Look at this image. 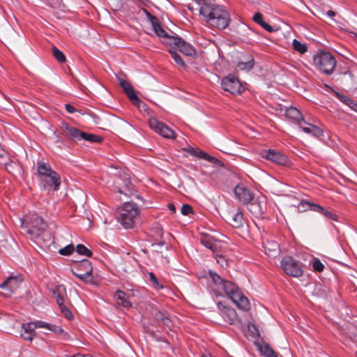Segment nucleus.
<instances>
[{
    "label": "nucleus",
    "mask_w": 357,
    "mask_h": 357,
    "mask_svg": "<svg viewBox=\"0 0 357 357\" xmlns=\"http://www.w3.org/2000/svg\"><path fill=\"white\" fill-rule=\"evenodd\" d=\"M199 6V15L211 27L225 29L231 21L230 14L221 5L215 3V0H192Z\"/></svg>",
    "instance_id": "f257e3e1"
},
{
    "label": "nucleus",
    "mask_w": 357,
    "mask_h": 357,
    "mask_svg": "<svg viewBox=\"0 0 357 357\" xmlns=\"http://www.w3.org/2000/svg\"><path fill=\"white\" fill-rule=\"evenodd\" d=\"M208 273L211 279L210 287L217 296H221L225 293L238 309L244 311L250 309V302L248 298L243 295L236 284L223 280L212 271H209Z\"/></svg>",
    "instance_id": "f03ea898"
},
{
    "label": "nucleus",
    "mask_w": 357,
    "mask_h": 357,
    "mask_svg": "<svg viewBox=\"0 0 357 357\" xmlns=\"http://www.w3.org/2000/svg\"><path fill=\"white\" fill-rule=\"evenodd\" d=\"M285 116L287 119L298 124V127L305 133L316 137H321L323 130L318 126L307 123L303 117L301 112L294 107L285 109Z\"/></svg>",
    "instance_id": "7ed1b4c3"
},
{
    "label": "nucleus",
    "mask_w": 357,
    "mask_h": 357,
    "mask_svg": "<svg viewBox=\"0 0 357 357\" xmlns=\"http://www.w3.org/2000/svg\"><path fill=\"white\" fill-rule=\"evenodd\" d=\"M22 227L31 238L35 239L44 233L47 227V224L43 218L37 214H31L27 215L22 222Z\"/></svg>",
    "instance_id": "20e7f679"
},
{
    "label": "nucleus",
    "mask_w": 357,
    "mask_h": 357,
    "mask_svg": "<svg viewBox=\"0 0 357 357\" xmlns=\"http://www.w3.org/2000/svg\"><path fill=\"white\" fill-rule=\"evenodd\" d=\"M118 220L125 229L133 227L135 218L139 213V209L134 202H126L119 208Z\"/></svg>",
    "instance_id": "39448f33"
},
{
    "label": "nucleus",
    "mask_w": 357,
    "mask_h": 357,
    "mask_svg": "<svg viewBox=\"0 0 357 357\" xmlns=\"http://www.w3.org/2000/svg\"><path fill=\"white\" fill-rule=\"evenodd\" d=\"M314 65L325 74L331 75L335 66L336 60L329 52H322L314 56Z\"/></svg>",
    "instance_id": "423d86ee"
},
{
    "label": "nucleus",
    "mask_w": 357,
    "mask_h": 357,
    "mask_svg": "<svg viewBox=\"0 0 357 357\" xmlns=\"http://www.w3.org/2000/svg\"><path fill=\"white\" fill-rule=\"evenodd\" d=\"M284 273L294 278H299L303 274L302 264L290 256L284 257L280 263Z\"/></svg>",
    "instance_id": "0eeeda50"
},
{
    "label": "nucleus",
    "mask_w": 357,
    "mask_h": 357,
    "mask_svg": "<svg viewBox=\"0 0 357 357\" xmlns=\"http://www.w3.org/2000/svg\"><path fill=\"white\" fill-rule=\"evenodd\" d=\"M221 85L224 91L234 95L241 93L244 89L239 79L233 75L225 77L221 81Z\"/></svg>",
    "instance_id": "6e6552de"
},
{
    "label": "nucleus",
    "mask_w": 357,
    "mask_h": 357,
    "mask_svg": "<svg viewBox=\"0 0 357 357\" xmlns=\"http://www.w3.org/2000/svg\"><path fill=\"white\" fill-rule=\"evenodd\" d=\"M149 124L151 129L165 138L175 139L176 137V135L173 130L155 118H151Z\"/></svg>",
    "instance_id": "1a4fd4ad"
},
{
    "label": "nucleus",
    "mask_w": 357,
    "mask_h": 357,
    "mask_svg": "<svg viewBox=\"0 0 357 357\" xmlns=\"http://www.w3.org/2000/svg\"><path fill=\"white\" fill-rule=\"evenodd\" d=\"M167 44L172 46V48L178 49L181 52L186 56H193L195 54V49L180 37L171 38Z\"/></svg>",
    "instance_id": "9d476101"
},
{
    "label": "nucleus",
    "mask_w": 357,
    "mask_h": 357,
    "mask_svg": "<svg viewBox=\"0 0 357 357\" xmlns=\"http://www.w3.org/2000/svg\"><path fill=\"white\" fill-rule=\"evenodd\" d=\"M217 306L223 319L230 325L235 324L238 320L236 310L231 307H228L222 301H219Z\"/></svg>",
    "instance_id": "9b49d317"
},
{
    "label": "nucleus",
    "mask_w": 357,
    "mask_h": 357,
    "mask_svg": "<svg viewBox=\"0 0 357 357\" xmlns=\"http://www.w3.org/2000/svg\"><path fill=\"white\" fill-rule=\"evenodd\" d=\"M22 281L20 276H9L7 278L5 281L0 283V288L6 291L3 295L10 296L19 288Z\"/></svg>",
    "instance_id": "f8f14e48"
},
{
    "label": "nucleus",
    "mask_w": 357,
    "mask_h": 357,
    "mask_svg": "<svg viewBox=\"0 0 357 357\" xmlns=\"http://www.w3.org/2000/svg\"><path fill=\"white\" fill-rule=\"evenodd\" d=\"M261 155L263 158L280 165H286L288 162V159L285 155L274 149L263 150Z\"/></svg>",
    "instance_id": "ddd939ff"
},
{
    "label": "nucleus",
    "mask_w": 357,
    "mask_h": 357,
    "mask_svg": "<svg viewBox=\"0 0 357 357\" xmlns=\"http://www.w3.org/2000/svg\"><path fill=\"white\" fill-rule=\"evenodd\" d=\"M40 183L45 189L52 188L54 191L59 190L61 177L56 172L50 173L40 178Z\"/></svg>",
    "instance_id": "4468645a"
},
{
    "label": "nucleus",
    "mask_w": 357,
    "mask_h": 357,
    "mask_svg": "<svg viewBox=\"0 0 357 357\" xmlns=\"http://www.w3.org/2000/svg\"><path fill=\"white\" fill-rule=\"evenodd\" d=\"M120 86L123 88L125 93L129 98V99L132 102V103L136 105L138 108H144L146 105L135 94V92L130 85L129 82L124 79H121L119 81Z\"/></svg>",
    "instance_id": "2eb2a0df"
},
{
    "label": "nucleus",
    "mask_w": 357,
    "mask_h": 357,
    "mask_svg": "<svg viewBox=\"0 0 357 357\" xmlns=\"http://www.w3.org/2000/svg\"><path fill=\"white\" fill-rule=\"evenodd\" d=\"M114 190L120 194H124V190H130L131 181L126 174L116 176L114 179Z\"/></svg>",
    "instance_id": "dca6fc26"
},
{
    "label": "nucleus",
    "mask_w": 357,
    "mask_h": 357,
    "mask_svg": "<svg viewBox=\"0 0 357 357\" xmlns=\"http://www.w3.org/2000/svg\"><path fill=\"white\" fill-rule=\"evenodd\" d=\"M234 194L236 198L244 204L250 202L253 198V194L249 189L243 185H238L234 188Z\"/></svg>",
    "instance_id": "f3484780"
},
{
    "label": "nucleus",
    "mask_w": 357,
    "mask_h": 357,
    "mask_svg": "<svg viewBox=\"0 0 357 357\" xmlns=\"http://www.w3.org/2000/svg\"><path fill=\"white\" fill-rule=\"evenodd\" d=\"M151 25L155 33L160 38L165 39V42L167 43L171 38L174 36H169L166 31L161 26L158 17H153L151 19Z\"/></svg>",
    "instance_id": "a211bd4d"
},
{
    "label": "nucleus",
    "mask_w": 357,
    "mask_h": 357,
    "mask_svg": "<svg viewBox=\"0 0 357 357\" xmlns=\"http://www.w3.org/2000/svg\"><path fill=\"white\" fill-rule=\"evenodd\" d=\"M82 131L79 129L70 126L68 124H65L63 129V136L66 139H70L71 140L77 141L80 140Z\"/></svg>",
    "instance_id": "6ab92c4d"
},
{
    "label": "nucleus",
    "mask_w": 357,
    "mask_h": 357,
    "mask_svg": "<svg viewBox=\"0 0 357 357\" xmlns=\"http://www.w3.org/2000/svg\"><path fill=\"white\" fill-rule=\"evenodd\" d=\"M36 335L35 328L32 322L23 324L20 336L25 340L32 341Z\"/></svg>",
    "instance_id": "aec40b11"
},
{
    "label": "nucleus",
    "mask_w": 357,
    "mask_h": 357,
    "mask_svg": "<svg viewBox=\"0 0 357 357\" xmlns=\"http://www.w3.org/2000/svg\"><path fill=\"white\" fill-rule=\"evenodd\" d=\"M188 153L192 155L197 156V158L206 160L212 163L218 164L220 162L218 158L208 155L206 152L201 151L199 149L190 148L188 150Z\"/></svg>",
    "instance_id": "412c9836"
},
{
    "label": "nucleus",
    "mask_w": 357,
    "mask_h": 357,
    "mask_svg": "<svg viewBox=\"0 0 357 357\" xmlns=\"http://www.w3.org/2000/svg\"><path fill=\"white\" fill-rule=\"evenodd\" d=\"M114 298L116 305L125 308H128L131 306V303L128 299V296H127L126 293L123 291H116L114 295Z\"/></svg>",
    "instance_id": "4be33fe9"
},
{
    "label": "nucleus",
    "mask_w": 357,
    "mask_h": 357,
    "mask_svg": "<svg viewBox=\"0 0 357 357\" xmlns=\"http://www.w3.org/2000/svg\"><path fill=\"white\" fill-rule=\"evenodd\" d=\"M31 322L34 326L35 329L36 328H44L56 334H61L63 333L62 328L56 325L50 324L43 321H35Z\"/></svg>",
    "instance_id": "5701e85b"
},
{
    "label": "nucleus",
    "mask_w": 357,
    "mask_h": 357,
    "mask_svg": "<svg viewBox=\"0 0 357 357\" xmlns=\"http://www.w3.org/2000/svg\"><path fill=\"white\" fill-rule=\"evenodd\" d=\"M335 97L342 103L348 106L351 110L357 113V102L349 97L339 92L335 91Z\"/></svg>",
    "instance_id": "b1692460"
},
{
    "label": "nucleus",
    "mask_w": 357,
    "mask_h": 357,
    "mask_svg": "<svg viewBox=\"0 0 357 357\" xmlns=\"http://www.w3.org/2000/svg\"><path fill=\"white\" fill-rule=\"evenodd\" d=\"M254 57L250 54L243 56V59L237 64L238 68L241 70H250L254 68Z\"/></svg>",
    "instance_id": "393cba45"
},
{
    "label": "nucleus",
    "mask_w": 357,
    "mask_h": 357,
    "mask_svg": "<svg viewBox=\"0 0 357 357\" xmlns=\"http://www.w3.org/2000/svg\"><path fill=\"white\" fill-rule=\"evenodd\" d=\"M229 223L234 228H239L243 225L244 218L242 211L238 210L236 213L231 215Z\"/></svg>",
    "instance_id": "a878e982"
},
{
    "label": "nucleus",
    "mask_w": 357,
    "mask_h": 357,
    "mask_svg": "<svg viewBox=\"0 0 357 357\" xmlns=\"http://www.w3.org/2000/svg\"><path fill=\"white\" fill-rule=\"evenodd\" d=\"M264 248L267 255L275 257L279 254L280 248L278 243L267 241L264 243Z\"/></svg>",
    "instance_id": "bb28decb"
},
{
    "label": "nucleus",
    "mask_w": 357,
    "mask_h": 357,
    "mask_svg": "<svg viewBox=\"0 0 357 357\" xmlns=\"http://www.w3.org/2000/svg\"><path fill=\"white\" fill-rule=\"evenodd\" d=\"M52 294L56 300V303L68 301L66 288L63 285H57L52 289Z\"/></svg>",
    "instance_id": "cd10ccee"
},
{
    "label": "nucleus",
    "mask_w": 357,
    "mask_h": 357,
    "mask_svg": "<svg viewBox=\"0 0 357 357\" xmlns=\"http://www.w3.org/2000/svg\"><path fill=\"white\" fill-rule=\"evenodd\" d=\"M258 349L265 357H278L276 352L266 342L258 344Z\"/></svg>",
    "instance_id": "c85d7f7f"
},
{
    "label": "nucleus",
    "mask_w": 357,
    "mask_h": 357,
    "mask_svg": "<svg viewBox=\"0 0 357 357\" xmlns=\"http://www.w3.org/2000/svg\"><path fill=\"white\" fill-rule=\"evenodd\" d=\"M75 268L77 271H82L89 274H91L93 271L91 263L88 259L81 260Z\"/></svg>",
    "instance_id": "c756f323"
},
{
    "label": "nucleus",
    "mask_w": 357,
    "mask_h": 357,
    "mask_svg": "<svg viewBox=\"0 0 357 357\" xmlns=\"http://www.w3.org/2000/svg\"><path fill=\"white\" fill-rule=\"evenodd\" d=\"M37 171L40 178L48 175L50 173L54 172L48 163H40L37 167Z\"/></svg>",
    "instance_id": "7c9ffc66"
},
{
    "label": "nucleus",
    "mask_w": 357,
    "mask_h": 357,
    "mask_svg": "<svg viewBox=\"0 0 357 357\" xmlns=\"http://www.w3.org/2000/svg\"><path fill=\"white\" fill-rule=\"evenodd\" d=\"M82 139L84 141L97 143H100L102 141V137L84 132H82L81 133L80 139Z\"/></svg>",
    "instance_id": "2f4dec72"
},
{
    "label": "nucleus",
    "mask_w": 357,
    "mask_h": 357,
    "mask_svg": "<svg viewBox=\"0 0 357 357\" xmlns=\"http://www.w3.org/2000/svg\"><path fill=\"white\" fill-rule=\"evenodd\" d=\"M155 316L158 321H160L165 326L170 327L172 321L167 312H158Z\"/></svg>",
    "instance_id": "473e14b6"
},
{
    "label": "nucleus",
    "mask_w": 357,
    "mask_h": 357,
    "mask_svg": "<svg viewBox=\"0 0 357 357\" xmlns=\"http://www.w3.org/2000/svg\"><path fill=\"white\" fill-rule=\"evenodd\" d=\"M169 52L171 54L172 59L174 62L181 67L185 68V64L181 56L177 54L174 49L172 48L169 50Z\"/></svg>",
    "instance_id": "72a5a7b5"
},
{
    "label": "nucleus",
    "mask_w": 357,
    "mask_h": 357,
    "mask_svg": "<svg viewBox=\"0 0 357 357\" xmlns=\"http://www.w3.org/2000/svg\"><path fill=\"white\" fill-rule=\"evenodd\" d=\"M292 45L294 49L301 54H304L307 51V46L305 44L297 40L296 39H294L293 40Z\"/></svg>",
    "instance_id": "f704fd0d"
},
{
    "label": "nucleus",
    "mask_w": 357,
    "mask_h": 357,
    "mask_svg": "<svg viewBox=\"0 0 357 357\" xmlns=\"http://www.w3.org/2000/svg\"><path fill=\"white\" fill-rule=\"evenodd\" d=\"M201 243L206 248L214 251L216 248V243L213 239H211L208 237H204L201 239Z\"/></svg>",
    "instance_id": "c9c22d12"
},
{
    "label": "nucleus",
    "mask_w": 357,
    "mask_h": 357,
    "mask_svg": "<svg viewBox=\"0 0 357 357\" xmlns=\"http://www.w3.org/2000/svg\"><path fill=\"white\" fill-rule=\"evenodd\" d=\"M76 251L79 255L86 257H91L92 255V252L82 244H78L77 245Z\"/></svg>",
    "instance_id": "e433bc0d"
},
{
    "label": "nucleus",
    "mask_w": 357,
    "mask_h": 357,
    "mask_svg": "<svg viewBox=\"0 0 357 357\" xmlns=\"http://www.w3.org/2000/svg\"><path fill=\"white\" fill-rule=\"evenodd\" d=\"M52 54L58 61L63 63L66 61V56L61 51H60L57 47H52Z\"/></svg>",
    "instance_id": "4c0bfd02"
},
{
    "label": "nucleus",
    "mask_w": 357,
    "mask_h": 357,
    "mask_svg": "<svg viewBox=\"0 0 357 357\" xmlns=\"http://www.w3.org/2000/svg\"><path fill=\"white\" fill-rule=\"evenodd\" d=\"M312 265L313 270L319 273L322 272L325 267L324 264L318 258H314L313 259Z\"/></svg>",
    "instance_id": "58836bf2"
},
{
    "label": "nucleus",
    "mask_w": 357,
    "mask_h": 357,
    "mask_svg": "<svg viewBox=\"0 0 357 357\" xmlns=\"http://www.w3.org/2000/svg\"><path fill=\"white\" fill-rule=\"evenodd\" d=\"M328 220H331L333 221H338V216L334 212L331 211H328L326 208L324 209V211L321 213Z\"/></svg>",
    "instance_id": "ea45409f"
},
{
    "label": "nucleus",
    "mask_w": 357,
    "mask_h": 357,
    "mask_svg": "<svg viewBox=\"0 0 357 357\" xmlns=\"http://www.w3.org/2000/svg\"><path fill=\"white\" fill-rule=\"evenodd\" d=\"M74 250H75V248H74L73 245L70 244V245H66L63 248L60 249L59 252L61 255L68 256L74 252Z\"/></svg>",
    "instance_id": "a19ab883"
},
{
    "label": "nucleus",
    "mask_w": 357,
    "mask_h": 357,
    "mask_svg": "<svg viewBox=\"0 0 357 357\" xmlns=\"http://www.w3.org/2000/svg\"><path fill=\"white\" fill-rule=\"evenodd\" d=\"M73 274L82 281L86 282L92 279L91 274L86 273H77L73 269L72 270Z\"/></svg>",
    "instance_id": "79ce46f5"
},
{
    "label": "nucleus",
    "mask_w": 357,
    "mask_h": 357,
    "mask_svg": "<svg viewBox=\"0 0 357 357\" xmlns=\"http://www.w3.org/2000/svg\"><path fill=\"white\" fill-rule=\"evenodd\" d=\"M305 204L309 206V209L312 211L317 212L320 214H321L322 212L324 211V208L319 204H312L307 202H306Z\"/></svg>",
    "instance_id": "37998d69"
},
{
    "label": "nucleus",
    "mask_w": 357,
    "mask_h": 357,
    "mask_svg": "<svg viewBox=\"0 0 357 357\" xmlns=\"http://www.w3.org/2000/svg\"><path fill=\"white\" fill-rule=\"evenodd\" d=\"M149 279H150V281L152 282V284L154 288L158 289H161L163 288V286L159 284L158 279L154 273H149Z\"/></svg>",
    "instance_id": "c03bdc74"
},
{
    "label": "nucleus",
    "mask_w": 357,
    "mask_h": 357,
    "mask_svg": "<svg viewBox=\"0 0 357 357\" xmlns=\"http://www.w3.org/2000/svg\"><path fill=\"white\" fill-rule=\"evenodd\" d=\"M192 208L188 204H183L181 207V213L184 215H188L192 213Z\"/></svg>",
    "instance_id": "a18cd8bd"
},
{
    "label": "nucleus",
    "mask_w": 357,
    "mask_h": 357,
    "mask_svg": "<svg viewBox=\"0 0 357 357\" xmlns=\"http://www.w3.org/2000/svg\"><path fill=\"white\" fill-rule=\"evenodd\" d=\"M252 19L255 22H256L257 24H258L259 25H261L264 22L263 20V15L259 13H257L253 16Z\"/></svg>",
    "instance_id": "49530a36"
},
{
    "label": "nucleus",
    "mask_w": 357,
    "mask_h": 357,
    "mask_svg": "<svg viewBox=\"0 0 357 357\" xmlns=\"http://www.w3.org/2000/svg\"><path fill=\"white\" fill-rule=\"evenodd\" d=\"M217 262L221 266H224L225 265H227V260L226 257L222 255H218L216 257Z\"/></svg>",
    "instance_id": "de8ad7c7"
},
{
    "label": "nucleus",
    "mask_w": 357,
    "mask_h": 357,
    "mask_svg": "<svg viewBox=\"0 0 357 357\" xmlns=\"http://www.w3.org/2000/svg\"><path fill=\"white\" fill-rule=\"evenodd\" d=\"M264 29L268 31V32L273 31V28L269 24L266 22L265 21L260 25Z\"/></svg>",
    "instance_id": "09e8293b"
},
{
    "label": "nucleus",
    "mask_w": 357,
    "mask_h": 357,
    "mask_svg": "<svg viewBox=\"0 0 357 357\" xmlns=\"http://www.w3.org/2000/svg\"><path fill=\"white\" fill-rule=\"evenodd\" d=\"M66 303H67V301H61V302L57 303L61 312H64V310H66L68 309L67 307Z\"/></svg>",
    "instance_id": "8fccbe9b"
},
{
    "label": "nucleus",
    "mask_w": 357,
    "mask_h": 357,
    "mask_svg": "<svg viewBox=\"0 0 357 357\" xmlns=\"http://www.w3.org/2000/svg\"><path fill=\"white\" fill-rule=\"evenodd\" d=\"M63 316H65L66 318H67L69 320H71L73 319V315L72 312L68 309L66 310H64V312H61Z\"/></svg>",
    "instance_id": "3c124183"
},
{
    "label": "nucleus",
    "mask_w": 357,
    "mask_h": 357,
    "mask_svg": "<svg viewBox=\"0 0 357 357\" xmlns=\"http://www.w3.org/2000/svg\"><path fill=\"white\" fill-rule=\"evenodd\" d=\"M65 107H66V111L70 113V114H73L74 112H76V109L75 107H73L72 105H70V104H66L65 105Z\"/></svg>",
    "instance_id": "603ef678"
},
{
    "label": "nucleus",
    "mask_w": 357,
    "mask_h": 357,
    "mask_svg": "<svg viewBox=\"0 0 357 357\" xmlns=\"http://www.w3.org/2000/svg\"><path fill=\"white\" fill-rule=\"evenodd\" d=\"M252 207L258 206V207L259 208V212H258V213H259V214H262V213H263V211H262L261 208L260 207V206H259V203H257V202H253V203L252 204Z\"/></svg>",
    "instance_id": "864d4df0"
},
{
    "label": "nucleus",
    "mask_w": 357,
    "mask_h": 357,
    "mask_svg": "<svg viewBox=\"0 0 357 357\" xmlns=\"http://www.w3.org/2000/svg\"><path fill=\"white\" fill-rule=\"evenodd\" d=\"M168 208L170 211H172V212L175 213L176 211V208L174 206V205L173 204H168Z\"/></svg>",
    "instance_id": "5fc2aeb1"
},
{
    "label": "nucleus",
    "mask_w": 357,
    "mask_h": 357,
    "mask_svg": "<svg viewBox=\"0 0 357 357\" xmlns=\"http://www.w3.org/2000/svg\"><path fill=\"white\" fill-rule=\"evenodd\" d=\"M326 15H327L328 16H329V17H332L335 16V12H333V10H328V11L326 12Z\"/></svg>",
    "instance_id": "6e6d98bb"
},
{
    "label": "nucleus",
    "mask_w": 357,
    "mask_h": 357,
    "mask_svg": "<svg viewBox=\"0 0 357 357\" xmlns=\"http://www.w3.org/2000/svg\"><path fill=\"white\" fill-rule=\"evenodd\" d=\"M73 357H92L90 355H83V354H77L75 355H74Z\"/></svg>",
    "instance_id": "4d7b16f0"
},
{
    "label": "nucleus",
    "mask_w": 357,
    "mask_h": 357,
    "mask_svg": "<svg viewBox=\"0 0 357 357\" xmlns=\"http://www.w3.org/2000/svg\"><path fill=\"white\" fill-rule=\"evenodd\" d=\"M4 156H7V153L3 151L0 153V158H3Z\"/></svg>",
    "instance_id": "13d9d810"
},
{
    "label": "nucleus",
    "mask_w": 357,
    "mask_h": 357,
    "mask_svg": "<svg viewBox=\"0 0 357 357\" xmlns=\"http://www.w3.org/2000/svg\"><path fill=\"white\" fill-rule=\"evenodd\" d=\"M146 15L148 17V18L150 20V21L151 22V19L153 17H154L153 15H152L149 12H146Z\"/></svg>",
    "instance_id": "bf43d9fd"
},
{
    "label": "nucleus",
    "mask_w": 357,
    "mask_h": 357,
    "mask_svg": "<svg viewBox=\"0 0 357 357\" xmlns=\"http://www.w3.org/2000/svg\"><path fill=\"white\" fill-rule=\"evenodd\" d=\"M202 357H212L210 354H204Z\"/></svg>",
    "instance_id": "052dcab7"
},
{
    "label": "nucleus",
    "mask_w": 357,
    "mask_h": 357,
    "mask_svg": "<svg viewBox=\"0 0 357 357\" xmlns=\"http://www.w3.org/2000/svg\"><path fill=\"white\" fill-rule=\"evenodd\" d=\"M356 356L357 357V351H356Z\"/></svg>",
    "instance_id": "680f3d73"
}]
</instances>
